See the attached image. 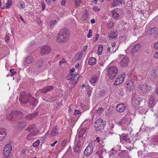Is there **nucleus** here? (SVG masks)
Returning <instances> with one entry per match:
<instances>
[{
  "mask_svg": "<svg viewBox=\"0 0 158 158\" xmlns=\"http://www.w3.org/2000/svg\"><path fill=\"white\" fill-rule=\"evenodd\" d=\"M21 95L19 101L22 103L25 104L29 102L31 105L34 106L36 103V100L32 97L30 94H27L25 92H23L21 93Z\"/></svg>",
  "mask_w": 158,
  "mask_h": 158,
  "instance_id": "nucleus-1",
  "label": "nucleus"
},
{
  "mask_svg": "<svg viewBox=\"0 0 158 158\" xmlns=\"http://www.w3.org/2000/svg\"><path fill=\"white\" fill-rule=\"evenodd\" d=\"M70 38L69 32L65 28L61 30L58 35L56 40L58 42L62 43L67 41Z\"/></svg>",
  "mask_w": 158,
  "mask_h": 158,
  "instance_id": "nucleus-2",
  "label": "nucleus"
},
{
  "mask_svg": "<svg viewBox=\"0 0 158 158\" xmlns=\"http://www.w3.org/2000/svg\"><path fill=\"white\" fill-rule=\"evenodd\" d=\"M27 131L29 134L26 138L29 140L33 139L34 136L39 135V131L37 130L36 126L35 124L30 125L27 129L24 131L25 133H27Z\"/></svg>",
  "mask_w": 158,
  "mask_h": 158,
  "instance_id": "nucleus-3",
  "label": "nucleus"
},
{
  "mask_svg": "<svg viewBox=\"0 0 158 158\" xmlns=\"http://www.w3.org/2000/svg\"><path fill=\"white\" fill-rule=\"evenodd\" d=\"M23 114L21 112L18 111H13L10 113H8L6 115L7 119L10 120L14 121L17 120V118H22Z\"/></svg>",
  "mask_w": 158,
  "mask_h": 158,
  "instance_id": "nucleus-4",
  "label": "nucleus"
},
{
  "mask_svg": "<svg viewBox=\"0 0 158 158\" xmlns=\"http://www.w3.org/2000/svg\"><path fill=\"white\" fill-rule=\"evenodd\" d=\"M120 140L122 142H125L128 144V148H127L129 150H131L134 148V141L131 140L129 137L126 135H123L120 137Z\"/></svg>",
  "mask_w": 158,
  "mask_h": 158,
  "instance_id": "nucleus-5",
  "label": "nucleus"
},
{
  "mask_svg": "<svg viewBox=\"0 0 158 158\" xmlns=\"http://www.w3.org/2000/svg\"><path fill=\"white\" fill-rule=\"evenodd\" d=\"M107 75L111 79H114L116 76L118 72L117 68L114 66H110L107 69Z\"/></svg>",
  "mask_w": 158,
  "mask_h": 158,
  "instance_id": "nucleus-6",
  "label": "nucleus"
},
{
  "mask_svg": "<svg viewBox=\"0 0 158 158\" xmlns=\"http://www.w3.org/2000/svg\"><path fill=\"white\" fill-rule=\"evenodd\" d=\"M139 89H141L142 92L146 96L148 95L149 93L150 90L152 87L147 85L145 82H142L139 85Z\"/></svg>",
  "mask_w": 158,
  "mask_h": 158,
  "instance_id": "nucleus-7",
  "label": "nucleus"
},
{
  "mask_svg": "<svg viewBox=\"0 0 158 158\" xmlns=\"http://www.w3.org/2000/svg\"><path fill=\"white\" fill-rule=\"evenodd\" d=\"M12 149V146L10 144L8 143L5 145L4 147L3 152L4 158H10L8 157L10 154Z\"/></svg>",
  "mask_w": 158,
  "mask_h": 158,
  "instance_id": "nucleus-8",
  "label": "nucleus"
},
{
  "mask_svg": "<svg viewBox=\"0 0 158 158\" xmlns=\"http://www.w3.org/2000/svg\"><path fill=\"white\" fill-rule=\"evenodd\" d=\"M104 125L103 121L101 119H97L95 123V127L96 130L98 131H100L103 130Z\"/></svg>",
  "mask_w": 158,
  "mask_h": 158,
  "instance_id": "nucleus-9",
  "label": "nucleus"
},
{
  "mask_svg": "<svg viewBox=\"0 0 158 158\" xmlns=\"http://www.w3.org/2000/svg\"><path fill=\"white\" fill-rule=\"evenodd\" d=\"M132 47L133 44L130 45L126 50V52L128 53L129 51L131 52V51L132 53L133 54L134 53L137 52L139 50L140 47V45L139 44H137L134 46L132 49H131Z\"/></svg>",
  "mask_w": 158,
  "mask_h": 158,
  "instance_id": "nucleus-10",
  "label": "nucleus"
},
{
  "mask_svg": "<svg viewBox=\"0 0 158 158\" xmlns=\"http://www.w3.org/2000/svg\"><path fill=\"white\" fill-rule=\"evenodd\" d=\"M125 75L123 73L118 76L114 83V85H118L122 84L124 81Z\"/></svg>",
  "mask_w": 158,
  "mask_h": 158,
  "instance_id": "nucleus-11",
  "label": "nucleus"
},
{
  "mask_svg": "<svg viewBox=\"0 0 158 158\" xmlns=\"http://www.w3.org/2000/svg\"><path fill=\"white\" fill-rule=\"evenodd\" d=\"M142 100V99L141 98L135 96L132 98V103L134 106L136 107L139 105Z\"/></svg>",
  "mask_w": 158,
  "mask_h": 158,
  "instance_id": "nucleus-12",
  "label": "nucleus"
},
{
  "mask_svg": "<svg viewBox=\"0 0 158 158\" xmlns=\"http://www.w3.org/2000/svg\"><path fill=\"white\" fill-rule=\"evenodd\" d=\"M40 53L41 54H47L51 51L50 46H43L41 48Z\"/></svg>",
  "mask_w": 158,
  "mask_h": 158,
  "instance_id": "nucleus-13",
  "label": "nucleus"
},
{
  "mask_svg": "<svg viewBox=\"0 0 158 158\" xmlns=\"http://www.w3.org/2000/svg\"><path fill=\"white\" fill-rule=\"evenodd\" d=\"M75 147L73 149V151L75 152H78L82 149V143L80 141H77V143H75Z\"/></svg>",
  "mask_w": 158,
  "mask_h": 158,
  "instance_id": "nucleus-14",
  "label": "nucleus"
},
{
  "mask_svg": "<svg viewBox=\"0 0 158 158\" xmlns=\"http://www.w3.org/2000/svg\"><path fill=\"white\" fill-rule=\"evenodd\" d=\"M94 147L92 146L88 145L85 148L84 151L85 155L88 156L92 153Z\"/></svg>",
  "mask_w": 158,
  "mask_h": 158,
  "instance_id": "nucleus-15",
  "label": "nucleus"
},
{
  "mask_svg": "<svg viewBox=\"0 0 158 158\" xmlns=\"http://www.w3.org/2000/svg\"><path fill=\"white\" fill-rule=\"evenodd\" d=\"M126 108V106L123 103L118 104L116 106V109L117 111L119 112H123Z\"/></svg>",
  "mask_w": 158,
  "mask_h": 158,
  "instance_id": "nucleus-16",
  "label": "nucleus"
},
{
  "mask_svg": "<svg viewBox=\"0 0 158 158\" xmlns=\"http://www.w3.org/2000/svg\"><path fill=\"white\" fill-rule=\"evenodd\" d=\"M146 33L147 35H152L153 34L157 33V28H149L148 29H146L145 30Z\"/></svg>",
  "mask_w": 158,
  "mask_h": 158,
  "instance_id": "nucleus-17",
  "label": "nucleus"
},
{
  "mask_svg": "<svg viewBox=\"0 0 158 158\" xmlns=\"http://www.w3.org/2000/svg\"><path fill=\"white\" fill-rule=\"evenodd\" d=\"M100 74V71H97L96 74L94 75L90 79V83L92 84H94L95 83L99 78Z\"/></svg>",
  "mask_w": 158,
  "mask_h": 158,
  "instance_id": "nucleus-18",
  "label": "nucleus"
},
{
  "mask_svg": "<svg viewBox=\"0 0 158 158\" xmlns=\"http://www.w3.org/2000/svg\"><path fill=\"white\" fill-rule=\"evenodd\" d=\"M129 62V59L127 56H125L124 57L122 60L120 64L123 66H127Z\"/></svg>",
  "mask_w": 158,
  "mask_h": 158,
  "instance_id": "nucleus-19",
  "label": "nucleus"
},
{
  "mask_svg": "<svg viewBox=\"0 0 158 158\" xmlns=\"http://www.w3.org/2000/svg\"><path fill=\"white\" fill-rule=\"evenodd\" d=\"M126 86L127 89L130 90H133L135 88L134 83L131 81H128L127 82Z\"/></svg>",
  "mask_w": 158,
  "mask_h": 158,
  "instance_id": "nucleus-20",
  "label": "nucleus"
},
{
  "mask_svg": "<svg viewBox=\"0 0 158 158\" xmlns=\"http://www.w3.org/2000/svg\"><path fill=\"white\" fill-rule=\"evenodd\" d=\"M27 125L26 122L24 120L19 121L18 123V127L20 129L24 128Z\"/></svg>",
  "mask_w": 158,
  "mask_h": 158,
  "instance_id": "nucleus-21",
  "label": "nucleus"
},
{
  "mask_svg": "<svg viewBox=\"0 0 158 158\" xmlns=\"http://www.w3.org/2000/svg\"><path fill=\"white\" fill-rule=\"evenodd\" d=\"M124 2L123 0H115L112 4V6L115 7L124 3Z\"/></svg>",
  "mask_w": 158,
  "mask_h": 158,
  "instance_id": "nucleus-22",
  "label": "nucleus"
},
{
  "mask_svg": "<svg viewBox=\"0 0 158 158\" xmlns=\"http://www.w3.org/2000/svg\"><path fill=\"white\" fill-rule=\"evenodd\" d=\"M53 88L52 85H49L45 88L41 89V92L42 93H46L47 92L51 90Z\"/></svg>",
  "mask_w": 158,
  "mask_h": 158,
  "instance_id": "nucleus-23",
  "label": "nucleus"
},
{
  "mask_svg": "<svg viewBox=\"0 0 158 158\" xmlns=\"http://www.w3.org/2000/svg\"><path fill=\"white\" fill-rule=\"evenodd\" d=\"M58 134V131L57 127H54L53 128L51 133L50 135L51 137H53L57 135Z\"/></svg>",
  "mask_w": 158,
  "mask_h": 158,
  "instance_id": "nucleus-24",
  "label": "nucleus"
},
{
  "mask_svg": "<svg viewBox=\"0 0 158 158\" xmlns=\"http://www.w3.org/2000/svg\"><path fill=\"white\" fill-rule=\"evenodd\" d=\"M96 63V59L95 58L91 57L89 58L88 60L89 64L93 66Z\"/></svg>",
  "mask_w": 158,
  "mask_h": 158,
  "instance_id": "nucleus-25",
  "label": "nucleus"
},
{
  "mask_svg": "<svg viewBox=\"0 0 158 158\" xmlns=\"http://www.w3.org/2000/svg\"><path fill=\"white\" fill-rule=\"evenodd\" d=\"M33 60V58L31 56H27L25 59V62L27 64L32 63Z\"/></svg>",
  "mask_w": 158,
  "mask_h": 158,
  "instance_id": "nucleus-26",
  "label": "nucleus"
},
{
  "mask_svg": "<svg viewBox=\"0 0 158 158\" xmlns=\"http://www.w3.org/2000/svg\"><path fill=\"white\" fill-rule=\"evenodd\" d=\"M7 135L6 130L5 129L0 128V137L2 136V140Z\"/></svg>",
  "mask_w": 158,
  "mask_h": 158,
  "instance_id": "nucleus-27",
  "label": "nucleus"
},
{
  "mask_svg": "<svg viewBox=\"0 0 158 158\" xmlns=\"http://www.w3.org/2000/svg\"><path fill=\"white\" fill-rule=\"evenodd\" d=\"M83 54L82 52H79L77 53L75 56V59L78 60H81L83 57Z\"/></svg>",
  "mask_w": 158,
  "mask_h": 158,
  "instance_id": "nucleus-28",
  "label": "nucleus"
},
{
  "mask_svg": "<svg viewBox=\"0 0 158 158\" xmlns=\"http://www.w3.org/2000/svg\"><path fill=\"white\" fill-rule=\"evenodd\" d=\"M158 71L156 69H153L151 72L150 75L153 78H156L157 77Z\"/></svg>",
  "mask_w": 158,
  "mask_h": 158,
  "instance_id": "nucleus-29",
  "label": "nucleus"
},
{
  "mask_svg": "<svg viewBox=\"0 0 158 158\" xmlns=\"http://www.w3.org/2000/svg\"><path fill=\"white\" fill-rule=\"evenodd\" d=\"M154 99L153 97H151L149 98L148 106L150 107H152L153 106L154 104Z\"/></svg>",
  "mask_w": 158,
  "mask_h": 158,
  "instance_id": "nucleus-30",
  "label": "nucleus"
},
{
  "mask_svg": "<svg viewBox=\"0 0 158 158\" xmlns=\"http://www.w3.org/2000/svg\"><path fill=\"white\" fill-rule=\"evenodd\" d=\"M117 35V31H113L111 32L110 34L109 35V36L110 38L112 39L115 38L116 37Z\"/></svg>",
  "mask_w": 158,
  "mask_h": 158,
  "instance_id": "nucleus-31",
  "label": "nucleus"
},
{
  "mask_svg": "<svg viewBox=\"0 0 158 158\" xmlns=\"http://www.w3.org/2000/svg\"><path fill=\"white\" fill-rule=\"evenodd\" d=\"M75 4L76 6H81L82 5V1L81 0H74Z\"/></svg>",
  "mask_w": 158,
  "mask_h": 158,
  "instance_id": "nucleus-32",
  "label": "nucleus"
},
{
  "mask_svg": "<svg viewBox=\"0 0 158 158\" xmlns=\"http://www.w3.org/2000/svg\"><path fill=\"white\" fill-rule=\"evenodd\" d=\"M12 4V0H8L6 4L5 8L9 9Z\"/></svg>",
  "mask_w": 158,
  "mask_h": 158,
  "instance_id": "nucleus-33",
  "label": "nucleus"
},
{
  "mask_svg": "<svg viewBox=\"0 0 158 158\" xmlns=\"http://www.w3.org/2000/svg\"><path fill=\"white\" fill-rule=\"evenodd\" d=\"M111 13L113 17L115 19L117 18L119 16V14L117 13L115 10H113L112 11Z\"/></svg>",
  "mask_w": 158,
  "mask_h": 158,
  "instance_id": "nucleus-34",
  "label": "nucleus"
},
{
  "mask_svg": "<svg viewBox=\"0 0 158 158\" xmlns=\"http://www.w3.org/2000/svg\"><path fill=\"white\" fill-rule=\"evenodd\" d=\"M86 131L85 129H83L79 131V137H82L85 133Z\"/></svg>",
  "mask_w": 158,
  "mask_h": 158,
  "instance_id": "nucleus-35",
  "label": "nucleus"
},
{
  "mask_svg": "<svg viewBox=\"0 0 158 158\" xmlns=\"http://www.w3.org/2000/svg\"><path fill=\"white\" fill-rule=\"evenodd\" d=\"M103 46L102 45H99L98 46V55H101L103 50Z\"/></svg>",
  "mask_w": 158,
  "mask_h": 158,
  "instance_id": "nucleus-36",
  "label": "nucleus"
},
{
  "mask_svg": "<svg viewBox=\"0 0 158 158\" xmlns=\"http://www.w3.org/2000/svg\"><path fill=\"white\" fill-rule=\"evenodd\" d=\"M111 47L113 49L114 51H116L118 47L117 46H116V42H114L111 43Z\"/></svg>",
  "mask_w": 158,
  "mask_h": 158,
  "instance_id": "nucleus-37",
  "label": "nucleus"
},
{
  "mask_svg": "<svg viewBox=\"0 0 158 158\" xmlns=\"http://www.w3.org/2000/svg\"><path fill=\"white\" fill-rule=\"evenodd\" d=\"M57 21L55 20H51L49 23L50 27L51 28H53L54 26L56 24Z\"/></svg>",
  "mask_w": 158,
  "mask_h": 158,
  "instance_id": "nucleus-38",
  "label": "nucleus"
},
{
  "mask_svg": "<svg viewBox=\"0 0 158 158\" xmlns=\"http://www.w3.org/2000/svg\"><path fill=\"white\" fill-rule=\"evenodd\" d=\"M79 75L78 74L76 75L75 76L73 75V77H74L73 78V79L72 81L73 83L76 82L79 79Z\"/></svg>",
  "mask_w": 158,
  "mask_h": 158,
  "instance_id": "nucleus-39",
  "label": "nucleus"
},
{
  "mask_svg": "<svg viewBox=\"0 0 158 158\" xmlns=\"http://www.w3.org/2000/svg\"><path fill=\"white\" fill-rule=\"evenodd\" d=\"M18 7L20 10H22V9H24L25 7V4L23 2H19L18 3Z\"/></svg>",
  "mask_w": 158,
  "mask_h": 158,
  "instance_id": "nucleus-40",
  "label": "nucleus"
},
{
  "mask_svg": "<svg viewBox=\"0 0 158 158\" xmlns=\"http://www.w3.org/2000/svg\"><path fill=\"white\" fill-rule=\"evenodd\" d=\"M88 12L87 11V10H86L85 11V13L83 15L82 17V19L83 20H85L88 18Z\"/></svg>",
  "mask_w": 158,
  "mask_h": 158,
  "instance_id": "nucleus-41",
  "label": "nucleus"
},
{
  "mask_svg": "<svg viewBox=\"0 0 158 158\" xmlns=\"http://www.w3.org/2000/svg\"><path fill=\"white\" fill-rule=\"evenodd\" d=\"M112 48L111 47H109L107 48V52L108 53H110L111 54L113 53H114L115 52V51H114V49Z\"/></svg>",
  "mask_w": 158,
  "mask_h": 158,
  "instance_id": "nucleus-42",
  "label": "nucleus"
},
{
  "mask_svg": "<svg viewBox=\"0 0 158 158\" xmlns=\"http://www.w3.org/2000/svg\"><path fill=\"white\" fill-rule=\"evenodd\" d=\"M127 119L126 118H123L120 120L119 123L120 124H122L125 123L127 121Z\"/></svg>",
  "mask_w": 158,
  "mask_h": 158,
  "instance_id": "nucleus-43",
  "label": "nucleus"
},
{
  "mask_svg": "<svg viewBox=\"0 0 158 158\" xmlns=\"http://www.w3.org/2000/svg\"><path fill=\"white\" fill-rule=\"evenodd\" d=\"M86 91L87 94L89 96H90L91 94V87H89L88 86H87L86 87Z\"/></svg>",
  "mask_w": 158,
  "mask_h": 158,
  "instance_id": "nucleus-44",
  "label": "nucleus"
},
{
  "mask_svg": "<svg viewBox=\"0 0 158 158\" xmlns=\"http://www.w3.org/2000/svg\"><path fill=\"white\" fill-rule=\"evenodd\" d=\"M103 108L102 107L99 108L98 110H97L96 113L98 115L101 114L102 112L103 111Z\"/></svg>",
  "mask_w": 158,
  "mask_h": 158,
  "instance_id": "nucleus-45",
  "label": "nucleus"
},
{
  "mask_svg": "<svg viewBox=\"0 0 158 158\" xmlns=\"http://www.w3.org/2000/svg\"><path fill=\"white\" fill-rule=\"evenodd\" d=\"M40 140L38 139L33 143V146L35 147H38L40 144Z\"/></svg>",
  "mask_w": 158,
  "mask_h": 158,
  "instance_id": "nucleus-46",
  "label": "nucleus"
},
{
  "mask_svg": "<svg viewBox=\"0 0 158 158\" xmlns=\"http://www.w3.org/2000/svg\"><path fill=\"white\" fill-rule=\"evenodd\" d=\"M73 73H69L67 76V79L68 80L71 79L73 77Z\"/></svg>",
  "mask_w": 158,
  "mask_h": 158,
  "instance_id": "nucleus-47",
  "label": "nucleus"
},
{
  "mask_svg": "<svg viewBox=\"0 0 158 158\" xmlns=\"http://www.w3.org/2000/svg\"><path fill=\"white\" fill-rule=\"evenodd\" d=\"M42 62L43 61L41 60L38 61L36 64V67L38 68L40 67L42 65Z\"/></svg>",
  "mask_w": 158,
  "mask_h": 158,
  "instance_id": "nucleus-48",
  "label": "nucleus"
},
{
  "mask_svg": "<svg viewBox=\"0 0 158 158\" xmlns=\"http://www.w3.org/2000/svg\"><path fill=\"white\" fill-rule=\"evenodd\" d=\"M26 118L27 119L31 120L34 118V116L33 114H29L27 115L26 117Z\"/></svg>",
  "mask_w": 158,
  "mask_h": 158,
  "instance_id": "nucleus-49",
  "label": "nucleus"
},
{
  "mask_svg": "<svg viewBox=\"0 0 158 158\" xmlns=\"http://www.w3.org/2000/svg\"><path fill=\"white\" fill-rule=\"evenodd\" d=\"M93 31L91 29H89V33L87 35V37L89 38H91L92 36V33Z\"/></svg>",
  "mask_w": 158,
  "mask_h": 158,
  "instance_id": "nucleus-50",
  "label": "nucleus"
},
{
  "mask_svg": "<svg viewBox=\"0 0 158 158\" xmlns=\"http://www.w3.org/2000/svg\"><path fill=\"white\" fill-rule=\"evenodd\" d=\"M113 23L112 22H111L108 23L107 25V27L109 28L110 29L113 27Z\"/></svg>",
  "mask_w": 158,
  "mask_h": 158,
  "instance_id": "nucleus-51",
  "label": "nucleus"
},
{
  "mask_svg": "<svg viewBox=\"0 0 158 158\" xmlns=\"http://www.w3.org/2000/svg\"><path fill=\"white\" fill-rule=\"evenodd\" d=\"M67 141V139H64L61 143V147H64V146H65L66 144Z\"/></svg>",
  "mask_w": 158,
  "mask_h": 158,
  "instance_id": "nucleus-52",
  "label": "nucleus"
},
{
  "mask_svg": "<svg viewBox=\"0 0 158 158\" xmlns=\"http://www.w3.org/2000/svg\"><path fill=\"white\" fill-rule=\"evenodd\" d=\"M93 10L95 11H99L100 10V9L97 6H95L93 8Z\"/></svg>",
  "mask_w": 158,
  "mask_h": 158,
  "instance_id": "nucleus-53",
  "label": "nucleus"
},
{
  "mask_svg": "<svg viewBox=\"0 0 158 158\" xmlns=\"http://www.w3.org/2000/svg\"><path fill=\"white\" fill-rule=\"evenodd\" d=\"M14 70V69H10V72L11 73H10V76H11V77H12L13 76V75L15 74L16 73V71H13V72H12Z\"/></svg>",
  "mask_w": 158,
  "mask_h": 158,
  "instance_id": "nucleus-54",
  "label": "nucleus"
},
{
  "mask_svg": "<svg viewBox=\"0 0 158 158\" xmlns=\"http://www.w3.org/2000/svg\"><path fill=\"white\" fill-rule=\"evenodd\" d=\"M81 113L80 111L78 110H77L76 109L75 110V111L74 113V115H77L78 114H79Z\"/></svg>",
  "mask_w": 158,
  "mask_h": 158,
  "instance_id": "nucleus-55",
  "label": "nucleus"
},
{
  "mask_svg": "<svg viewBox=\"0 0 158 158\" xmlns=\"http://www.w3.org/2000/svg\"><path fill=\"white\" fill-rule=\"evenodd\" d=\"M154 57L156 59H158V52H156L154 54Z\"/></svg>",
  "mask_w": 158,
  "mask_h": 158,
  "instance_id": "nucleus-56",
  "label": "nucleus"
},
{
  "mask_svg": "<svg viewBox=\"0 0 158 158\" xmlns=\"http://www.w3.org/2000/svg\"><path fill=\"white\" fill-rule=\"evenodd\" d=\"M42 7L43 10H44L45 9V5L44 3L43 2H41Z\"/></svg>",
  "mask_w": 158,
  "mask_h": 158,
  "instance_id": "nucleus-57",
  "label": "nucleus"
},
{
  "mask_svg": "<svg viewBox=\"0 0 158 158\" xmlns=\"http://www.w3.org/2000/svg\"><path fill=\"white\" fill-rule=\"evenodd\" d=\"M104 0H94V3L95 4H97L98 1H99L100 2H103Z\"/></svg>",
  "mask_w": 158,
  "mask_h": 158,
  "instance_id": "nucleus-58",
  "label": "nucleus"
},
{
  "mask_svg": "<svg viewBox=\"0 0 158 158\" xmlns=\"http://www.w3.org/2000/svg\"><path fill=\"white\" fill-rule=\"evenodd\" d=\"M61 4L62 6H65L66 3V0H62L61 2Z\"/></svg>",
  "mask_w": 158,
  "mask_h": 158,
  "instance_id": "nucleus-59",
  "label": "nucleus"
},
{
  "mask_svg": "<svg viewBox=\"0 0 158 158\" xmlns=\"http://www.w3.org/2000/svg\"><path fill=\"white\" fill-rule=\"evenodd\" d=\"M88 48V46H85L84 47L83 49V50L84 52H86V51L87 50V49Z\"/></svg>",
  "mask_w": 158,
  "mask_h": 158,
  "instance_id": "nucleus-60",
  "label": "nucleus"
},
{
  "mask_svg": "<svg viewBox=\"0 0 158 158\" xmlns=\"http://www.w3.org/2000/svg\"><path fill=\"white\" fill-rule=\"evenodd\" d=\"M58 142L57 141H56L54 142L53 143H52L50 145L51 147H53Z\"/></svg>",
  "mask_w": 158,
  "mask_h": 158,
  "instance_id": "nucleus-61",
  "label": "nucleus"
},
{
  "mask_svg": "<svg viewBox=\"0 0 158 158\" xmlns=\"http://www.w3.org/2000/svg\"><path fill=\"white\" fill-rule=\"evenodd\" d=\"M155 92L158 96V85L157 86L156 88Z\"/></svg>",
  "mask_w": 158,
  "mask_h": 158,
  "instance_id": "nucleus-62",
  "label": "nucleus"
},
{
  "mask_svg": "<svg viewBox=\"0 0 158 158\" xmlns=\"http://www.w3.org/2000/svg\"><path fill=\"white\" fill-rule=\"evenodd\" d=\"M154 47L155 48H158V42L157 43H155L154 46Z\"/></svg>",
  "mask_w": 158,
  "mask_h": 158,
  "instance_id": "nucleus-63",
  "label": "nucleus"
},
{
  "mask_svg": "<svg viewBox=\"0 0 158 158\" xmlns=\"http://www.w3.org/2000/svg\"><path fill=\"white\" fill-rule=\"evenodd\" d=\"M95 141H96L97 143H99L100 141V138L99 137H97Z\"/></svg>",
  "mask_w": 158,
  "mask_h": 158,
  "instance_id": "nucleus-64",
  "label": "nucleus"
}]
</instances>
